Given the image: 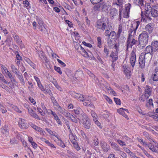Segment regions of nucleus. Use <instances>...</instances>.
<instances>
[{
    "mask_svg": "<svg viewBox=\"0 0 158 158\" xmlns=\"http://www.w3.org/2000/svg\"><path fill=\"white\" fill-rule=\"evenodd\" d=\"M17 77L19 79L20 82L23 85L25 84V82L23 79V77L22 74L19 72L18 73L16 74Z\"/></svg>",
    "mask_w": 158,
    "mask_h": 158,
    "instance_id": "30",
    "label": "nucleus"
},
{
    "mask_svg": "<svg viewBox=\"0 0 158 158\" xmlns=\"http://www.w3.org/2000/svg\"><path fill=\"white\" fill-rule=\"evenodd\" d=\"M30 125L35 130L38 132L43 133V130L42 128L35 125L33 123L31 124Z\"/></svg>",
    "mask_w": 158,
    "mask_h": 158,
    "instance_id": "28",
    "label": "nucleus"
},
{
    "mask_svg": "<svg viewBox=\"0 0 158 158\" xmlns=\"http://www.w3.org/2000/svg\"><path fill=\"white\" fill-rule=\"evenodd\" d=\"M137 41L135 40L134 38L129 39H128L127 44V50L129 47L131 48L132 46L136 44L137 43Z\"/></svg>",
    "mask_w": 158,
    "mask_h": 158,
    "instance_id": "13",
    "label": "nucleus"
},
{
    "mask_svg": "<svg viewBox=\"0 0 158 158\" xmlns=\"http://www.w3.org/2000/svg\"><path fill=\"white\" fill-rule=\"evenodd\" d=\"M117 112L118 113H119V114H121L122 115L125 113L123 109L122 108L118 109Z\"/></svg>",
    "mask_w": 158,
    "mask_h": 158,
    "instance_id": "62",
    "label": "nucleus"
},
{
    "mask_svg": "<svg viewBox=\"0 0 158 158\" xmlns=\"http://www.w3.org/2000/svg\"><path fill=\"white\" fill-rule=\"evenodd\" d=\"M54 69L58 73L60 74H61L62 73V71L60 70V68L59 67L54 66Z\"/></svg>",
    "mask_w": 158,
    "mask_h": 158,
    "instance_id": "60",
    "label": "nucleus"
},
{
    "mask_svg": "<svg viewBox=\"0 0 158 158\" xmlns=\"http://www.w3.org/2000/svg\"><path fill=\"white\" fill-rule=\"evenodd\" d=\"M69 137L71 140L76 139H77V137L76 135L73 134H69Z\"/></svg>",
    "mask_w": 158,
    "mask_h": 158,
    "instance_id": "55",
    "label": "nucleus"
},
{
    "mask_svg": "<svg viewBox=\"0 0 158 158\" xmlns=\"http://www.w3.org/2000/svg\"><path fill=\"white\" fill-rule=\"evenodd\" d=\"M154 52L153 51L152 49V48L151 45H149L147 46L145 48V52L144 53L145 54H151L153 55Z\"/></svg>",
    "mask_w": 158,
    "mask_h": 158,
    "instance_id": "23",
    "label": "nucleus"
},
{
    "mask_svg": "<svg viewBox=\"0 0 158 158\" xmlns=\"http://www.w3.org/2000/svg\"><path fill=\"white\" fill-rule=\"evenodd\" d=\"M37 110L42 116H44L45 115V112H44L43 110H42L40 108L38 107L37 108Z\"/></svg>",
    "mask_w": 158,
    "mask_h": 158,
    "instance_id": "59",
    "label": "nucleus"
},
{
    "mask_svg": "<svg viewBox=\"0 0 158 158\" xmlns=\"http://www.w3.org/2000/svg\"><path fill=\"white\" fill-rule=\"evenodd\" d=\"M123 71L126 76L129 78L131 75V72L127 65L124 64L123 66Z\"/></svg>",
    "mask_w": 158,
    "mask_h": 158,
    "instance_id": "12",
    "label": "nucleus"
},
{
    "mask_svg": "<svg viewBox=\"0 0 158 158\" xmlns=\"http://www.w3.org/2000/svg\"><path fill=\"white\" fill-rule=\"evenodd\" d=\"M91 115L93 117V120L94 121H96L98 119V117L97 114L94 111H92L91 112Z\"/></svg>",
    "mask_w": 158,
    "mask_h": 158,
    "instance_id": "49",
    "label": "nucleus"
},
{
    "mask_svg": "<svg viewBox=\"0 0 158 158\" xmlns=\"http://www.w3.org/2000/svg\"><path fill=\"white\" fill-rule=\"evenodd\" d=\"M135 23H136L132 24V26L128 31V39H129L134 38L135 35L136 30L139 25V23L138 22H136Z\"/></svg>",
    "mask_w": 158,
    "mask_h": 158,
    "instance_id": "3",
    "label": "nucleus"
},
{
    "mask_svg": "<svg viewBox=\"0 0 158 158\" xmlns=\"http://www.w3.org/2000/svg\"><path fill=\"white\" fill-rule=\"evenodd\" d=\"M100 143L102 148L103 151L105 152H107L110 148L109 146L108 145L107 143L104 141H101Z\"/></svg>",
    "mask_w": 158,
    "mask_h": 158,
    "instance_id": "20",
    "label": "nucleus"
},
{
    "mask_svg": "<svg viewBox=\"0 0 158 158\" xmlns=\"http://www.w3.org/2000/svg\"><path fill=\"white\" fill-rule=\"evenodd\" d=\"M136 50L134 49L131 53L130 57V62L132 66V69L135 65L136 60V56L135 54Z\"/></svg>",
    "mask_w": 158,
    "mask_h": 158,
    "instance_id": "7",
    "label": "nucleus"
},
{
    "mask_svg": "<svg viewBox=\"0 0 158 158\" xmlns=\"http://www.w3.org/2000/svg\"><path fill=\"white\" fill-rule=\"evenodd\" d=\"M94 122L95 124L97 125V126L100 128L101 129L102 128V126L101 123L98 121V119L96 120Z\"/></svg>",
    "mask_w": 158,
    "mask_h": 158,
    "instance_id": "64",
    "label": "nucleus"
},
{
    "mask_svg": "<svg viewBox=\"0 0 158 158\" xmlns=\"http://www.w3.org/2000/svg\"><path fill=\"white\" fill-rule=\"evenodd\" d=\"M102 115L105 118H107L109 116V113L106 110H105L103 111V112H102Z\"/></svg>",
    "mask_w": 158,
    "mask_h": 158,
    "instance_id": "46",
    "label": "nucleus"
},
{
    "mask_svg": "<svg viewBox=\"0 0 158 158\" xmlns=\"http://www.w3.org/2000/svg\"><path fill=\"white\" fill-rule=\"evenodd\" d=\"M153 25L152 23H149L145 27V29L149 33H151L153 30Z\"/></svg>",
    "mask_w": 158,
    "mask_h": 158,
    "instance_id": "21",
    "label": "nucleus"
},
{
    "mask_svg": "<svg viewBox=\"0 0 158 158\" xmlns=\"http://www.w3.org/2000/svg\"><path fill=\"white\" fill-rule=\"evenodd\" d=\"M111 145L112 148L115 150L119 151H120L118 146L114 143L111 142Z\"/></svg>",
    "mask_w": 158,
    "mask_h": 158,
    "instance_id": "42",
    "label": "nucleus"
},
{
    "mask_svg": "<svg viewBox=\"0 0 158 158\" xmlns=\"http://www.w3.org/2000/svg\"><path fill=\"white\" fill-rule=\"evenodd\" d=\"M57 139H58V144L61 147L64 148L65 147V145L63 142L62 141V140L57 136Z\"/></svg>",
    "mask_w": 158,
    "mask_h": 158,
    "instance_id": "43",
    "label": "nucleus"
},
{
    "mask_svg": "<svg viewBox=\"0 0 158 158\" xmlns=\"http://www.w3.org/2000/svg\"><path fill=\"white\" fill-rule=\"evenodd\" d=\"M52 102L53 103V106L54 108L57 110L61 106H60L59 104L58 103L57 101H56V99H52Z\"/></svg>",
    "mask_w": 158,
    "mask_h": 158,
    "instance_id": "36",
    "label": "nucleus"
},
{
    "mask_svg": "<svg viewBox=\"0 0 158 158\" xmlns=\"http://www.w3.org/2000/svg\"><path fill=\"white\" fill-rule=\"evenodd\" d=\"M148 147L152 152L158 153V149H156V148L152 144L149 143Z\"/></svg>",
    "mask_w": 158,
    "mask_h": 158,
    "instance_id": "33",
    "label": "nucleus"
},
{
    "mask_svg": "<svg viewBox=\"0 0 158 158\" xmlns=\"http://www.w3.org/2000/svg\"><path fill=\"white\" fill-rule=\"evenodd\" d=\"M123 89H123H122L121 91L123 92L124 93H127V94H128V93H129V88L128 86L124 85L123 86Z\"/></svg>",
    "mask_w": 158,
    "mask_h": 158,
    "instance_id": "48",
    "label": "nucleus"
},
{
    "mask_svg": "<svg viewBox=\"0 0 158 158\" xmlns=\"http://www.w3.org/2000/svg\"><path fill=\"white\" fill-rule=\"evenodd\" d=\"M82 44L84 45L85 46L89 47V48H91L92 47V45L90 43H87L85 41H83L82 42Z\"/></svg>",
    "mask_w": 158,
    "mask_h": 158,
    "instance_id": "63",
    "label": "nucleus"
},
{
    "mask_svg": "<svg viewBox=\"0 0 158 158\" xmlns=\"http://www.w3.org/2000/svg\"><path fill=\"white\" fill-rule=\"evenodd\" d=\"M152 88L149 85H147L145 88L144 94V97L148 98L152 94Z\"/></svg>",
    "mask_w": 158,
    "mask_h": 158,
    "instance_id": "9",
    "label": "nucleus"
},
{
    "mask_svg": "<svg viewBox=\"0 0 158 158\" xmlns=\"http://www.w3.org/2000/svg\"><path fill=\"white\" fill-rule=\"evenodd\" d=\"M10 106L13 108L15 110L19 113H21V110H19L16 106L13 105L12 104H10Z\"/></svg>",
    "mask_w": 158,
    "mask_h": 158,
    "instance_id": "53",
    "label": "nucleus"
},
{
    "mask_svg": "<svg viewBox=\"0 0 158 158\" xmlns=\"http://www.w3.org/2000/svg\"><path fill=\"white\" fill-rule=\"evenodd\" d=\"M106 4L104 2L95 3L93 7V10L95 11H98L100 10L105 11L107 10Z\"/></svg>",
    "mask_w": 158,
    "mask_h": 158,
    "instance_id": "5",
    "label": "nucleus"
},
{
    "mask_svg": "<svg viewBox=\"0 0 158 158\" xmlns=\"http://www.w3.org/2000/svg\"><path fill=\"white\" fill-rule=\"evenodd\" d=\"M83 102V104L85 106H89L92 105V102L90 99H83L81 100Z\"/></svg>",
    "mask_w": 158,
    "mask_h": 158,
    "instance_id": "31",
    "label": "nucleus"
},
{
    "mask_svg": "<svg viewBox=\"0 0 158 158\" xmlns=\"http://www.w3.org/2000/svg\"><path fill=\"white\" fill-rule=\"evenodd\" d=\"M12 72L14 73L15 75L19 72V70L16 68L15 66L13 64H11L10 66Z\"/></svg>",
    "mask_w": 158,
    "mask_h": 158,
    "instance_id": "34",
    "label": "nucleus"
},
{
    "mask_svg": "<svg viewBox=\"0 0 158 158\" xmlns=\"http://www.w3.org/2000/svg\"><path fill=\"white\" fill-rule=\"evenodd\" d=\"M133 2L139 6L141 8L142 7L144 6V0H133Z\"/></svg>",
    "mask_w": 158,
    "mask_h": 158,
    "instance_id": "24",
    "label": "nucleus"
},
{
    "mask_svg": "<svg viewBox=\"0 0 158 158\" xmlns=\"http://www.w3.org/2000/svg\"><path fill=\"white\" fill-rule=\"evenodd\" d=\"M5 74H6L8 77L10 79L11 81L16 82L14 78L12 76L11 73L9 71H8Z\"/></svg>",
    "mask_w": 158,
    "mask_h": 158,
    "instance_id": "38",
    "label": "nucleus"
},
{
    "mask_svg": "<svg viewBox=\"0 0 158 158\" xmlns=\"http://www.w3.org/2000/svg\"><path fill=\"white\" fill-rule=\"evenodd\" d=\"M106 23L104 22L101 21H98L95 25L97 31L101 30L103 31L106 28Z\"/></svg>",
    "mask_w": 158,
    "mask_h": 158,
    "instance_id": "11",
    "label": "nucleus"
},
{
    "mask_svg": "<svg viewBox=\"0 0 158 158\" xmlns=\"http://www.w3.org/2000/svg\"><path fill=\"white\" fill-rule=\"evenodd\" d=\"M149 36L147 33L143 31L138 37L139 44L143 47L145 46L148 44Z\"/></svg>",
    "mask_w": 158,
    "mask_h": 158,
    "instance_id": "2",
    "label": "nucleus"
},
{
    "mask_svg": "<svg viewBox=\"0 0 158 158\" xmlns=\"http://www.w3.org/2000/svg\"><path fill=\"white\" fill-rule=\"evenodd\" d=\"M113 60V62H114L117 60L118 59V53L116 51L112 52L110 55Z\"/></svg>",
    "mask_w": 158,
    "mask_h": 158,
    "instance_id": "25",
    "label": "nucleus"
},
{
    "mask_svg": "<svg viewBox=\"0 0 158 158\" xmlns=\"http://www.w3.org/2000/svg\"><path fill=\"white\" fill-rule=\"evenodd\" d=\"M144 54L145 55V60L148 61L151 60L152 56V54H151L149 53L145 54L144 53Z\"/></svg>",
    "mask_w": 158,
    "mask_h": 158,
    "instance_id": "39",
    "label": "nucleus"
},
{
    "mask_svg": "<svg viewBox=\"0 0 158 158\" xmlns=\"http://www.w3.org/2000/svg\"><path fill=\"white\" fill-rule=\"evenodd\" d=\"M45 129L48 132L50 135L55 136L56 138H57V136H58V135L57 134V135H55V133H56V132L53 131L50 129L48 128H46Z\"/></svg>",
    "mask_w": 158,
    "mask_h": 158,
    "instance_id": "44",
    "label": "nucleus"
},
{
    "mask_svg": "<svg viewBox=\"0 0 158 158\" xmlns=\"http://www.w3.org/2000/svg\"><path fill=\"white\" fill-rule=\"evenodd\" d=\"M73 98H84V97L81 94L77 93L75 92H73Z\"/></svg>",
    "mask_w": 158,
    "mask_h": 158,
    "instance_id": "37",
    "label": "nucleus"
},
{
    "mask_svg": "<svg viewBox=\"0 0 158 158\" xmlns=\"http://www.w3.org/2000/svg\"><path fill=\"white\" fill-rule=\"evenodd\" d=\"M141 15L142 20L143 22H148L152 19L150 16V14L146 13V10L144 13L143 11H142Z\"/></svg>",
    "mask_w": 158,
    "mask_h": 158,
    "instance_id": "10",
    "label": "nucleus"
},
{
    "mask_svg": "<svg viewBox=\"0 0 158 158\" xmlns=\"http://www.w3.org/2000/svg\"><path fill=\"white\" fill-rule=\"evenodd\" d=\"M125 9L124 10L130 12V10L131 7V4L129 3L126 4L125 5Z\"/></svg>",
    "mask_w": 158,
    "mask_h": 158,
    "instance_id": "50",
    "label": "nucleus"
},
{
    "mask_svg": "<svg viewBox=\"0 0 158 158\" xmlns=\"http://www.w3.org/2000/svg\"><path fill=\"white\" fill-rule=\"evenodd\" d=\"M79 52H81V54L85 57H89L88 54L86 52L87 50H85L81 45H80L77 49Z\"/></svg>",
    "mask_w": 158,
    "mask_h": 158,
    "instance_id": "14",
    "label": "nucleus"
},
{
    "mask_svg": "<svg viewBox=\"0 0 158 158\" xmlns=\"http://www.w3.org/2000/svg\"><path fill=\"white\" fill-rule=\"evenodd\" d=\"M106 88L108 90L109 93H110L111 94H112L114 96H116L117 94L116 92H115V91L112 89L110 87L107 86V87Z\"/></svg>",
    "mask_w": 158,
    "mask_h": 158,
    "instance_id": "41",
    "label": "nucleus"
},
{
    "mask_svg": "<svg viewBox=\"0 0 158 158\" xmlns=\"http://www.w3.org/2000/svg\"><path fill=\"white\" fill-rule=\"evenodd\" d=\"M1 68L2 73L4 74H5L6 73L9 71L7 68L3 65H1Z\"/></svg>",
    "mask_w": 158,
    "mask_h": 158,
    "instance_id": "47",
    "label": "nucleus"
},
{
    "mask_svg": "<svg viewBox=\"0 0 158 158\" xmlns=\"http://www.w3.org/2000/svg\"><path fill=\"white\" fill-rule=\"evenodd\" d=\"M37 52L42 61L43 62L45 61L46 63L48 62L47 57L45 56L44 52L43 51H37Z\"/></svg>",
    "mask_w": 158,
    "mask_h": 158,
    "instance_id": "15",
    "label": "nucleus"
},
{
    "mask_svg": "<svg viewBox=\"0 0 158 158\" xmlns=\"http://www.w3.org/2000/svg\"><path fill=\"white\" fill-rule=\"evenodd\" d=\"M38 28L39 29H42L43 26V23L42 20L38 17L36 18Z\"/></svg>",
    "mask_w": 158,
    "mask_h": 158,
    "instance_id": "29",
    "label": "nucleus"
},
{
    "mask_svg": "<svg viewBox=\"0 0 158 158\" xmlns=\"http://www.w3.org/2000/svg\"><path fill=\"white\" fill-rule=\"evenodd\" d=\"M98 41V47L99 48H101L102 47L101 38L100 37H98L97 38Z\"/></svg>",
    "mask_w": 158,
    "mask_h": 158,
    "instance_id": "51",
    "label": "nucleus"
},
{
    "mask_svg": "<svg viewBox=\"0 0 158 158\" xmlns=\"http://www.w3.org/2000/svg\"><path fill=\"white\" fill-rule=\"evenodd\" d=\"M145 60L144 53L143 52L140 55L139 60V67L141 69H143L144 68L145 65Z\"/></svg>",
    "mask_w": 158,
    "mask_h": 158,
    "instance_id": "8",
    "label": "nucleus"
},
{
    "mask_svg": "<svg viewBox=\"0 0 158 158\" xmlns=\"http://www.w3.org/2000/svg\"><path fill=\"white\" fill-rule=\"evenodd\" d=\"M1 87L8 92H10L11 90L10 88L4 84L1 85Z\"/></svg>",
    "mask_w": 158,
    "mask_h": 158,
    "instance_id": "52",
    "label": "nucleus"
},
{
    "mask_svg": "<svg viewBox=\"0 0 158 158\" xmlns=\"http://www.w3.org/2000/svg\"><path fill=\"white\" fill-rule=\"evenodd\" d=\"M146 106L149 109L151 108V106L152 107L153 106V104L152 102V99H148L146 101Z\"/></svg>",
    "mask_w": 158,
    "mask_h": 158,
    "instance_id": "26",
    "label": "nucleus"
},
{
    "mask_svg": "<svg viewBox=\"0 0 158 158\" xmlns=\"http://www.w3.org/2000/svg\"><path fill=\"white\" fill-rule=\"evenodd\" d=\"M143 153L148 158H154L151 155H150L148 152L145 150L143 151Z\"/></svg>",
    "mask_w": 158,
    "mask_h": 158,
    "instance_id": "61",
    "label": "nucleus"
},
{
    "mask_svg": "<svg viewBox=\"0 0 158 158\" xmlns=\"http://www.w3.org/2000/svg\"><path fill=\"white\" fill-rule=\"evenodd\" d=\"M124 0H114L112 4V6L117 8H119V19L120 20L121 19L122 9L123 7Z\"/></svg>",
    "mask_w": 158,
    "mask_h": 158,
    "instance_id": "4",
    "label": "nucleus"
},
{
    "mask_svg": "<svg viewBox=\"0 0 158 158\" xmlns=\"http://www.w3.org/2000/svg\"><path fill=\"white\" fill-rule=\"evenodd\" d=\"M81 116L84 127L87 129H89L91 125V122L90 120L84 113H82L81 114Z\"/></svg>",
    "mask_w": 158,
    "mask_h": 158,
    "instance_id": "6",
    "label": "nucleus"
},
{
    "mask_svg": "<svg viewBox=\"0 0 158 158\" xmlns=\"http://www.w3.org/2000/svg\"><path fill=\"white\" fill-rule=\"evenodd\" d=\"M145 10L146 13L150 14L153 17L158 16V6H152L150 3H147L145 4Z\"/></svg>",
    "mask_w": 158,
    "mask_h": 158,
    "instance_id": "1",
    "label": "nucleus"
},
{
    "mask_svg": "<svg viewBox=\"0 0 158 158\" xmlns=\"http://www.w3.org/2000/svg\"><path fill=\"white\" fill-rule=\"evenodd\" d=\"M73 110L74 111L75 114H79L81 113V114L83 113L80 107L77 108L76 109H74Z\"/></svg>",
    "mask_w": 158,
    "mask_h": 158,
    "instance_id": "45",
    "label": "nucleus"
},
{
    "mask_svg": "<svg viewBox=\"0 0 158 158\" xmlns=\"http://www.w3.org/2000/svg\"><path fill=\"white\" fill-rule=\"evenodd\" d=\"M46 143L48 145L50 146L51 148H56L55 146L54 145V144L51 143L48 140L46 141Z\"/></svg>",
    "mask_w": 158,
    "mask_h": 158,
    "instance_id": "58",
    "label": "nucleus"
},
{
    "mask_svg": "<svg viewBox=\"0 0 158 158\" xmlns=\"http://www.w3.org/2000/svg\"><path fill=\"white\" fill-rule=\"evenodd\" d=\"M152 78L154 81H158V68L155 69L154 74L152 75Z\"/></svg>",
    "mask_w": 158,
    "mask_h": 158,
    "instance_id": "27",
    "label": "nucleus"
},
{
    "mask_svg": "<svg viewBox=\"0 0 158 158\" xmlns=\"http://www.w3.org/2000/svg\"><path fill=\"white\" fill-rule=\"evenodd\" d=\"M27 110L29 114L32 117L39 120H40V118L38 116V115L31 108H27Z\"/></svg>",
    "mask_w": 158,
    "mask_h": 158,
    "instance_id": "16",
    "label": "nucleus"
},
{
    "mask_svg": "<svg viewBox=\"0 0 158 158\" xmlns=\"http://www.w3.org/2000/svg\"><path fill=\"white\" fill-rule=\"evenodd\" d=\"M0 80L3 82L5 83L6 84L7 83V81L5 80L3 76L0 72Z\"/></svg>",
    "mask_w": 158,
    "mask_h": 158,
    "instance_id": "54",
    "label": "nucleus"
},
{
    "mask_svg": "<svg viewBox=\"0 0 158 158\" xmlns=\"http://www.w3.org/2000/svg\"><path fill=\"white\" fill-rule=\"evenodd\" d=\"M13 38L17 44L19 45L22 44V41L17 35H13Z\"/></svg>",
    "mask_w": 158,
    "mask_h": 158,
    "instance_id": "40",
    "label": "nucleus"
},
{
    "mask_svg": "<svg viewBox=\"0 0 158 158\" xmlns=\"http://www.w3.org/2000/svg\"><path fill=\"white\" fill-rule=\"evenodd\" d=\"M57 110H58L60 113L63 114L67 117H69L70 116V113H69L64 108H62L61 107H59Z\"/></svg>",
    "mask_w": 158,
    "mask_h": 158,
    "instance_id": "19",
    "label": "nucleus"
},
{
    "mask_svg": "<svg viewBox=\"0 0 158 158\" xmlns=\"http://www.w3.org/2000/svg\"><path fill=\"white\" fill-rule=\"evenodd\" d=\"M2 133L5 135L6 136H7L9 134L8 131L4 128H3L2 130Z\"/></svg>",
    "mask_w": 158,
    "mask_h": 158,
    "instance_id": "56",
    "label": "nucleus"
},
{
    "mask_svg": "<svg viewBox=\"0 0 158 158\" xmlns=\"http://www.w3.org/2000/svg\"><path fill=\"white\" fill-rule=\"evenodd\" d=\"M104 52L106 55L107 57L108 56L109 49L107 48V46H105L104 47Z\"/></svg>",
    "mask_w": 158,
    "mask_h": 158,
    "instance_id": "57",
    "label": "nucleus"
},
{
    "mask_svg": "<svg viewBox=\"0 0 158 158\" xmlns=\"http://www.w3.org/2000/svg\"><path fill=\"white\" fill-rule=\"evenodd\" d=\"M129 12L124 10L121 12V16L122 15L124 18H127L129 17Z\"/></svg>",
    "mask_w": 158,
    "mask_h": 158,
    "instance_id": "32",
    "label": "nucleus"
},
{
    "mask_svg": "<svg viewBox=\"0 0 158 158\" xmlns=\"http://www.w3.org/2000/svg\"><path fill=\"white\" fill-rule=\"evenodd\" d=\"M151 45L152 48V49L154 52L158 51V41H154L152 42Z\"/></svg>",
    "mask_w": 158,
    "mask_h": 158,
    "instance_id": "22",
    "label": "nucleus"
},
{
    "mask_svg": "<svg viewBox=\"0 0 158 158\" xmlns=\"http://www.w3.org/2000/svg\"><path fill=\"white\" fill-rule=\"evenodd\" d=\"M118 10L115 8L110 9V15L111 19H114L115 16L118 15Z\"/></svg>",
    "mask_w": 158,
    "mask_h": 158,
    "instance_id": "17",
    "label": "nucleus"
},
{
    "mask_svg": "<svg viewBox=\"0 0 158 158\" xmlns=\"http://www.w3.org/2000/svg\"><path fill=\"white\" fill-rule=\"evenodd\" d=\"M124 27V25L123 24H120L118 27V35L120 37V35L121 32H122L123 28Z\"/></svg>",
    "mask_w": 158,
    "mask_h": 158,
    "instance_id": "35",
    "label": "nucleus"
},
{
    "mask_svg": "<svg viewBox=\"0 0 158 158\" xmlns=\"http://www.w3.org/2000/svg\"><path fill=\"white\" fill-rule=\"evenodd\" d=\"M19 127L22 129H26L27 127L26 123H25V120L24 119L19 118Z\"/></svg>",
    "mask_w": 158,
    "mask_h": 158,
    "instance_id": "18",
    "label": "nucleus"
}]
</instances>
